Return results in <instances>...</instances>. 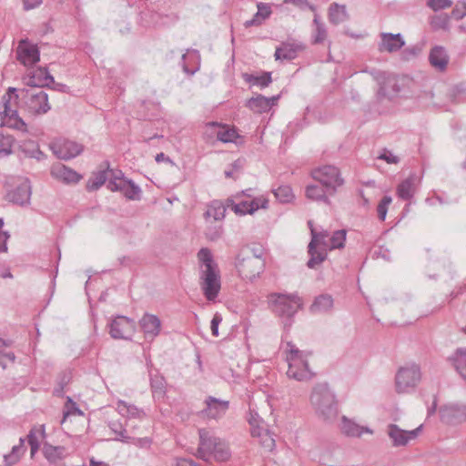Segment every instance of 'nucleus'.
I'll list each match as a JSON object with an SVG mask.
<instances>
[{
  "label": "nucleus",
  "instance_id": "1",
  "mask_svg": "<svg viewBox=\"0 0 466 466\" xmlns=\"http://www.w3.org/2000/svg\"><path fill=\"white\" fill-rule=\"evenodd\" d=\"M310 403L319 420L327 424H333L339 416V405L334 392L328 383H318L310 395Z\"/></svg>",
  "mask_w": 466,
  "mask_h": 466
},
{
  "label": "nucleus",
  "instance_id": "2",
  "mask_svg": "<svg viewBox=\"0 0 466 466\" xmlns=\"http://www.w3.org/2000/svg\"><path fill=\"white\" fill-rule=\"evenodd\" d=\"M289 363L287 375L298 381L309 380L313 377L304 351L299 350L292 342L287 343V357Z\"/></svg>",
  "mask_w": 466,
  "mask_h": 466
},
{
  "label": "nucleus",
  "instance_id": "3",
  "mask_svg": "<svg viewBox=\"0 0 466 466\" xmlns=\"http://www.w3.org/2000/svg\"><path fill=\"white\" fill-rule=\"evenodd\" d=\"M312 178L323 186L328 194L334 196L339 187L344 185L339 169L332 165H325L311 171Z\"/></svg>",
  "mask_w": 466,
  "mask_h": 466
},
{
  "label": "nucleus",
  "instance_id": "4",
  "mask_svg": "<svg viewBox=\"0 0 466 466\" xmlns=\"http://www.w3.org/2000/svg\"><path fill=\"white\" fill-rule=\"evenodd\" d=\"M236 268L239 276L244 279L253 280L263 272L265 260L259 254L239 252L236 258Z\"/></svg>",
  "mask_w": 466,
  "mask_h": 466
},
{
  "label": "nucleus",
  "instance_id": "5",
  "mask_svg": "<svg viewBox=\"0 0 466 466\" xmlns=\"http://www.w3.org/2000/svg\"><path fill=\"white\" fill-rule=\"evenodd\" d=\"M22 100L30 113L46 114L50 109L48 96L43 89H21Z\"/></svg>",
  "mask_w": 466,
  "mask_h": 466
},
{
  "label": "nucleus",
  "instance_id": "6",
  "mask_svg": "<svg viewBox=\"0 0 466 466\" xmlns=\"http://www.w3.org/2000/svg\"><path fill=\"white\" fill-rule=\"evenodd\" d=\"M329 237V233L327 231L317 232L315 228H311V240L308 246V253L309 255V259L307 262V266L309 268H314L316 266L322 263L326 258L327 253L325 251H319L317 249V247L319 245H323L324 247H329V243L326 238Z\"/></svg>",
  "mask_w": 466,
  "mask_h": 466
},
{
  "label": "nucleus",
  "instance_id": "7",
  "mask_svg": "<svg viewBox=\"0 0 466 466\" xmlns=\"http://www.w3.org/2000/svg\"><path fill=\"white\" fill-rule=\"evenodd\" d=\"M421 379L420 368L412 363L401 367L396 374V390L399 393L407 391L409 388H414Z\"/></svg>",
  "mask_w": 466,
  "mask_h": 466
},
{
  "label": "nucleus",
  "instance_id": "8",
  "mask_svg": "<svg viewBox=\"0 0 466 466\" xmlns=\"http://www.w3.org/2000/svg\"><path fill=\"white\" fill-rule=\"evenodd\" d=\"M16 60L26 67L35 66L40 61V49L28 38H22L15 49Z\"/></svg>",
  "mask_w": 466,
  "mask_h": 466
},
{
  "label": "nucleus",
  "instance_id": "9",
  "mask_svg": "<svg viewBox=\"0 0 466 466\" xmlns=\"http://www.w3.org/2000/svg\"><path fill=\"white\" fill-rule=\"evenodd\" d=\"M271 307L273 312L279 317H292L298 310L300 299L296 295L273 294Z\"/></svg>",
  "mask_w": 466,
  "mask_h": 466
},
{
  "label": "nucleus",
  "instance_id": "10",
  "mask_svg": "<svg viewBox=\"0 0 466 466\" xmlns=\"http://www.w3.org/2000/svg\"><path fill=\"white\" fill-rule=\"evenodd\" d=\"M200 280L201 289L205 298L208 301H215L221 289L219 269L201 270Z\"/></svg>",
  "mask_w": 466,
  "mask_h": 466
},
{
  "label": "nucleus",
  "instance_id": "11",
  "mask_svg": "<svg viewBox=\"0 0 466 466\" xmlns=\"http://www.w3.org/2000/svg\"><path fill=\"white\" fill-rule=\"evenodd\" d=\"M440 420L447 425H458L466 420V404L450 402L439 408Z\"/></svg>",
  "mask_w": 466,
  "mask_h": 466
},
{
  "label": "nucleus",
  "instance_id": "12",
  "mask_svg": "<svg viewBox=\"0 0 466 466\" xmlns=\"http://www.w3.org/2000/svg\"><path fill=\"white\" fill-rule=\"evenodd\" d=\"M20 100H22L21 89L8 87L0 99V116H19Z\"/></svg>",
  "mask_w": 466,
  "mask_h": 466
},
{
  "label": "nucleus",
  "instance_id": "13",
  "mask_svg": "<svg viewBox=\"0 0 466 466\" xmlns=\"http://www.w3.org/2000/svg\"><path fill=\"white\" fill-rule=\"evenodd\" d=\"M23 80L31 89H42L47 87L48 83L54 82V76L49 73L47 66H31Z\"/></svg>",
  "mask_w": 466,
  "mask_h": 466
},
{
  "label": "nucleus",
  "instance_id": "14",
  "mask_svg": "<svg viewBox=\"0 0 466 466\" xmlns=\"http://www.w3.org/2000/svg\"><path fill=\"white\" fill-rule=\"evenodd\" d=\"M268 199L253 198L251 200H241L236 203L233 199L227 200V208H231L238 215L253 214L258 208H267Z\"/></svg>",
  "mask_w": 466,
  "mask_h": 466
},
{
  "label": "nucleus",
  "instance_id": "15",
  "mask_svg": "<svg viewBox=\"0 0 466 466\" xmlns=\"http://www.w3.org/2000/svg\"><path fill=\"white\" fill-rule=\"evenodd\" d=\"M204 402L206 407L200 411V414L208 419L218 420L222 418L229 409V401L213 396L207 397Z\"/></svg>",
  "mask_w": 466,
  "mask_h": 466
},
{
  "label": "nucleus",
  "instance_id": "16",
  "mask_svg": "<svg viewBox=\"0 0 466 466\" xmlns=\"http://www.w3.org/2000/svg\"><path fill=\"white\" fill-rule=\"evenodd\" d=\"M31 185L28 179H25L14 189L8 191L6 198L15 205L25 207L30 203Z\"/></svg>",
  "mask_w": 466,
  "mask_h": 466
},
{
  "label": "nucleus",
  "instance_id": "17",
  "mask_svg": "<svg viewBox=\"0 0 466 466\" xmlns=\"http://www.w3.org/2000/svg\"><path fill=\"white\" fill-rule=\"evenodd\" d=\"M134 328V321L125 316H117L109 324V334L115 339H127V334Z\"/></svg>",
  "mask_w": 466,
  "mask_h": 466
},
{
  "label": "nucleus",
  "instance_id": "18",
  "mask_svg": "<svg viewBox=\"0 0 466 466\" xmlns=\"http://www.w3.org/2000/svg\"><path fill=\"white\" fill-rule=\"evenodd\" d=\"M220 441L219 438L214 436L212 432L206 429L199 430V444L198 452L199 457L205 461L211 459L212 451L216 448V445Z\"/></svg>",
  "mask_w": 466,
  "mask_h": 466
},
{
  "label": "nucleus",
  "instance_id": "19",
  "mask_svg": "<svg viewBox=\"0 0 466 466\" xmlns=\"http://www.w3.org/2000/svg\"><path fill=\"white\" fill-rule=\"evenodd\" d=\"M51 148L54 154L61 159H71L78 156L83 151L82 145L71 140L55 142L52 144Z\"/></svg>",
  "mask_w": 466,
  "mask_h": 466
},
{
  "label": "nucleus",
  "instance_id": "20",
  "mask_svg": "<svg viewBox=\"0 0 466 466\" xmlns=\"http://www.w3.org/2000/svg\"><path fill=\"white\" fill-rule=\"evenodd\" d=\"M306 46L302 43L282 42L275 50L276 60L291 61L298 56L299 52L305 50Z\"/></svg>",
  "mask_w": 466,
  "mask_h": 466
},
{
  "label": "nucleus",
  "instance_id": "21",
  "mask_svg": "<svg viewBox=\"0 0 466 466\" xmlns=\"http://www.w3.org/2000/svg\"><path fill=\"white\" fill-rule=\"evenodd\" d=\"M139 325L146 339H154L160 333L161 320L154 314L145 313L139 320Z\"/></svg>",
  "mask_w": 466,
  "mask_h": 466
},
{
  "label": "nucleus",
  "instance_id": "22",
  "mask_svg": "<svg viewBox=\"0 0 466 466\" xmlns=\"http://www.w3.org/2000/svg\"><path fill=\"white\" fill-rule=\"evenodd\" d=\"M405 46V40L401 34L381 33L380 43L379 44L380 51H388L394 53L400 50Z\"/></svg>",
  "mask_w": 466,
  "mask_h": 466
},
{
  "label": "nucleus",
  "instance_id": "23",
  "mask_svg": "<svg viewBox=\"0 0 466 466\" xmlns=\"http://www.w3.org/2000/svg\"><path fill=\"white\" fill-rule=\"evenodd\" d=\"M201 56L197 49H187L181 57V67L184 73L188 76L195 75L200 68Z\"/></svg>",
  "mask_w": 466,
  "mask_h": 466
},
{
  "label": "nucleus",
  "instance_id": "24",
  "mask_svg": "<svg viewBox=\"0 0 466 466\" xmlns=\"http://www.w3.org/2000/svg\"><path fill=\"white\" fill-rule=\"evenodd\" d=\"M401 91V87L398 80L394 77H389L380 83V87L377 91V99L381 101L384 98L393 100Z\"/></svg>",
  "mask_w": 466,
  "mask_h": 466
},
{
  "label": "nucleus",
  "instance_id": "25",
  "mask_svg": "<svg viewBox=\"0 0 466 466\" xmlns=\"http://www.w3.org/2000/svg\"><path fill=\"white\" fill-rule=\"evenodd\" d=\"M449 56L446 49L441 46H433L429 54V61L431 66L441 72L446 70L449 64Z\"/></svg>",
  "mask_w": 466,
  "mask_h": 466
},
{
  "label": "nucleus",
  "instance_id": "26",
  "mask_svg": "<svg viewBox=\"0 0 466 466\" xmlns=\"http://www.w3.org/2000/svg\"><path fill=\"white\" fill-rule=\"evenodd\" d=\"M210 127H215L217 138L223 143L235 142L238 137V131L235 127L228 125L218 124V122H210L208 124Z\"/></svg>",
  "mask_w": 466,
  "mask_h": 466
},
{
  "label": "nucleus",
  "instance_id": "27",
  "mask_svg": "<svg viewBox=\"0 0 466 466\" xmlns=\"http://www.w3.org/2000/svg\"><path fill=\"white\" fill-rule=\"evenodd\" d=\"M339 429L341 432L348 437H360L363 432L372 433V431L370 428L362 427L355 421L348 419L346 416L341 417Z\"/></svg>",
  "mask_w": 466,
  "mask_h": 466
},
{
  "label": "nucleus",
  "instance_id": "28",
  "mask_svg": "<svg viewBox=\"0 0 466 466\" xmlns=\"http://www.w3.org/2000/svg\"><path fill=\"white\" fill-rule=\"evenodd\" d=\"M150 387L155 400H163L166 395L167 382L165 378L157 370L149 372Z\"/></svg>",
  "mask_w": 466,
  "mask_h": 466
},
{
  "label": "nucleus",
  "instance_id": "29",
  "mask_svg": "<svg viewBox=\"0 0 466 466\" xmlns=\"http://www.w3.org/2000/svg\"><path fill=\"white\" fill-rule=\"evenodd\" d=\"M329 22L333 25H338L350 19V15L347 12L345 5L332 3L328 9Z\"/></svg>",
  "mask_w": 466,
  "mask_h": 466
},
{
  "label": "nucleus",
  "instance_id": "30",
  "mask_svg": "<svg viewBox=\"0 0 466 466\" xmlns=\"http://www.w3.org/2000/svg\"><path fill=\"white\" fill-rule=\"evenodd\" d=\"M51 173L65 183H77L82 177L76 171L63 164L54 166Z\"/></svg>",
  "mask_w": 466,
  "mask_h": 466
},
{
  "label": "nucleus",
  "instance_id": "31",
  "mask_svg": "<svg viewBox=\"0 0 466 466\" xmlns=\"http://www.w3.org/2000/svg\"><path fill=\"white\" fill-rule=\"evenodd\" d=\"M448 360L451 361L461 379L466 380V349L458 348L454 353L448 358Z\"/></svg>",
  "mask_w": 466,
  "mask_h": 466
},
{
  "label": "nucleus",
  "instance_id": "32",
  "mask_svg": "<svg viewBox=\"0 0 466 466\" xmlns=\"http://www.w3.org/2000/svg\"><path fill=\"white\" fill-rule=\"evenodd\" d=\"M305 195L307 198L317 201L323 202L327 205L330 204L329 194L326 188L320 184H309L305 188Z\"/></svg>",
  "mask_w": 466,
  "mask_h": 466
},
{
  "label": "nucleus",
  "instance_id": "33",
  "mask_svg": "<svg viewBox=\"0 0 466 466\" xmlns=\"http://www.w3.org/2000/svg\"><path fill=\"white\" fill-rule=\"evenodd\" d=\"M333 299L329 294H321L314 299L313 303L309 307L312 314L328 313L333 308Z\"/></svg>",
  "mask_w": 466,
  "mask_h": 466
},
{
  "label": "nucleus",
  "instance_id": "34",
  "mask_svg": "<svg viewBox=\"0 0 466 466\" xmlns=\"http://www.w3.org/2000/svg\"><path fill=\"white\" fill-rule=\"evenodd\" d=\"M241 77L247 83L258 86L260 89L268 87L272 83V73L269 71H261L259 76L249 73H242Z\"/></svg>",
  "mask_w": 466,
  "mask_h": 466
},
{
  "label": "nucleus",
  "instance_id": "35",
  "mask_svg": "<svg viewBox=\"0 0 466 466\" xmlns=\"http://www.w3.org/2000/svg\"><path fill=\"white\" fill-rule=\"evenodd\" d=\"M245 106L255 114H263L270 111V104L268 97L261 94L250 97L245 103Z\"/></svg>",
  "mask_w": 466,
  "mask_h": 466
},
{
  "label": "nucleus",
  "instance_id": "36",
  "mask_svg": "<svg viewBox=\"0 0 466 466\" xmlns=\"http://www.w3.org/2000/svg\"><path fill=\"white\" fill-rule=\"evenodd\" d=\"M0 126L2 127H6L15 129L22 133H28L33 136H37L39 134V130L37 128L29 127L23 118H1Z\"/></svg>",
  "mask_w": 466,
  "mask_h": 466
},
{
  "label": "nucleus",
  "instance_id": "37",
  "mask_svg": "<svg viewBox=\"0 0 466 466\" xmlns=\"http://www.w3.org/2000/svg\"><path fill=\"white\" fill-rule=\"evenodd\" d=\"M251 434L253 437H258L260 439L261 445L271 451L275 446V440L270 434L269 431L264 427V425H258L257 428L251 430Z\"/></svg>",
  "mask_w": 466,
  "mask_h": 466
},
{
  "label": "nucleus",
  "instance_id": "38",
  "mask_svg": "<svg viewBox=\"0 0 466 466\" xmlns=\"http://www.w3.org/2000/svg\"><path fill=\"white\" fill-rule=\"evenodd\" d=\"M20 150L26 157L35 158L38 161L46 158V155L40 150L38 144L33 140L23 142L20 145Z\"/></svg>",
  "mask_w": 466,
  "mask_h": 466
},
{
  "label": "nucleus",
  "instance_id": "39",
  "mask_svg": "<svg viewBox=\"0 0 466 466\" xmlns=\"http://www.w3.org/2000/svg\"><path fill=\"white\" fill-rule=\"evenodd\" d=\"M66 449L63 446H53L45 443L43 447V453L45 458L51 463H56L65 457Z\"/></svg>",
  "mask_w": 466,
  "mask_h": 466
},
{
  "label": "nucleus",
  "instance_id": "40",
  "mask_svg": "<svg viewBox=\"0 0 466 466\" xmlns=\"http://www.w3.org/2000/svg\"><path fill=\"white\" fill-rule=\"evenodd\" d=\"M38 435L45 437V426L42 425L39 428L33 427L26 436L27 442L31 449V456L33 457L39 450L40 442Z\"/></svg>",
  "mask_w": 466,
  "mask_h": 466
},
{
  "label": "nucleus",
  "instance_id": "41",
  "mask_svg": "<svg viewBox=\"0 0 466 466\" xmlns=\"http://www.w3.org/2000/svg\"><path fill=\"white\" fill-rule=\"evenodd\" d=\"M414 180L413 176L404 179L397 187V195L403 200H410L414 194Z\"/></svg>",
  "mask_w": 466,
  "mask_h": 466
},
{
  "label": "nucleus",
  "instance_id": "42",
  "mask_svg": "<svg viewBox=\"0 0 466 466\" xmlns=\"http://www.w3.org/2000/svg\"><path fill=\"white\" fill-rule=\"evenodd\" d=\"M388 434L392 440L394 446H403L409 441V438H407V431L401 430L396 424L389 425Z\"/></svg>",
  "mask_w": 466,
  "mask_h": 466
},
{
  "label": "nucleus",
  "instance_id": "43",
  "mask_svg": "<svg viewBox=\"0 0 466 466\" xmlns=\"http://www.w3.org/2000/svg\"><path fill=\"white\" fill-rule=\"evenodd\" d=\"M72 380V372L69 370H66L61 371L56 380V385L54 388L53 394L56 397H63L65 388L71 382Z\"/></svg>",
  "mask_w": 466,
  "mask_h": 466
},
{
  "label": "nucleus",
  "instance_id": "44",
  "mask_svg": "<svg viewBox=\"0 0 466 466\" xmlns=\"http://www.w3.org/2000/svg\"><path fill=\"white\" fill-rule=\"evenodd\" d=\"M226 207L219 200H213L204 213L205 218H213L214 220L219 221L225 218Z\"/></svg>",
  "mask_w": 466,
  "mask_h": 466
},
{
  "label": "nucleus",
  "instance_id": "45",
  "mask_svg": "<svg viewBox=\"0 0 466 466\" xmlns=\"http://www.w3.org/2000/svg\"><path fill=\"white\" fill-rule=\"evenodd\" d=\"M450 20L451 16H449L446 13H441L439 15H434L430 17V25L433 31H449L450 30Z\"/></svg>",
  "mask_w": 466,
  "mask_h": 466
},
{
  "label": "nucleus",
  "instance_id": "46",
  "mask_svg": "<svg viewBox=\"0 0 466 466\" xmlns=\"http://www.w3.org/2000/svg\"><path fill=\"white\" fill-rule=\"evenodd\" d=\"M198 258L202 264V270H213L218 268V264L214 261L211 251L208 248H202L198 250Z\"/></svg>",
  "mask_w": 466,
  "mask_h": 466
},
{
  "label": "nucleus",
  "instance_id": "47",
  "mask_svg": "<svg viewBox=\"0 0 466 466\" xmlns=\"http://www.w3.org/2000/svg\"><path fill=\"white\" fill-rule=\"evenodd\" d=\"M216 460L217 461H226L230 458V451L223 441H219L216 445V448L212 451L211 459Z\"/></svg>",
  "mask_w": 466,
  "mask_h": 466
},
{
  "label": "nucleus",
  "instance_id": "48",
  "mask_svg": "<svg viewBox=\"0 0 466 466\" xmlns=\"http://www.w3.org/2000/svg\"><path fill=\"white\" fill-rule=\"evenodd\" d=\"M117 409L122 415L133 418H142L145 415L142 410L138 409L135 405H129L124 400H119L117 402Z\"/></svg>",
  "mask_w": 466,
  "mask_h": 466
},
{
  "label": "nucleus",
  "instance_id": "49",
  "mask_svg": "<svg viewBox=\"0 0 466 466\" xmlns=\"http://www.w3.org/2000/svg\"><path fill=\"white\" fill-rule=\"evenodd\" d=\"M272 191H273V194L276 197V198L280 203H289L294 198L292 189L288 185H281V186L278 187L277 188H274Z\"/></svg>",
  "mask_w": 466,
  "mask_h": 466
},
{
  "label": "nucleus",
  "instance_id": "50",
  "mask_svg": "<svg viewBox=\"0 0 466 466\" xmlns=\"http://www.w3.org/2000/svg\"><path fill=\"white\" fill-rule=\"evenodd\" d=\"M107 179V170H100L94 174V176L88 180L87 189L89 191L97 190L101 186L105 184Z\"/></svg>",
  "mask_w": 466,
  "mask_h": 466
},
{
  "label": "nucleus",
  "instance_id": "51",
  "mask_svg": "<svg viewBox=\"0 0 466 466\" xmlns=\"http://www.w3.org/2000/svg\"><path fill=\"white\" fill-rule=\"evenodd\" d=\"M108 427L112 431H114L117 435L116 438V441H120L126 443L131 442V437L127 435V430L123 427V425L120 422L110 421Z\"/></svg>",
  "mask_w": 466,
  "mask_h": 466
},
{
  "label": "nucleus",
  "instance_id": "52",
  "mask_svg": "<svg viewBox=\"0 0 466 466\" xmlns=\"http://www.w3.org/2000/svg\"><path fill=\"white\" fill-rule=\"evenodd\" d=\"M15 138L11 135L0 133V155L9 156L12 154Z\"/></svg>",
  "mask_w": 466,
  "mask_h": 466
},
{
  "label": "nucleus",
  "instance_id": "53",
  "mask_svg": "<svg viewBox=\"0 0 466 466\" xmlns=\"http://www.w3.org/2000/svg\"><path fill=\"white\" fill-rule=\"evenodd\" d=\"M346 240V230L339 229L335 231L329 239V248L330 249L341 248L344 247Z\"/></svg>",
  "mask_w": 466,
  "mask_h": 466
},
{
  "label": "nucleus",
  "instance_id": "54",
  "mask_svg": "<svg viewBox=\"0 0 466 466\" xmlns=\"http://www.w3.org/2000/svg\"><path fill=\"white\" fill-rule=\"evenodd\" d=\"M422 51V45H414L404 48L400 53V58L403 61H410L417 57Z\"/></svg>",
  "mask_w": 466,
  "mask_h": 466
},
{
  "label": "nucleus",
  "instance_id": "55",
  "mask_svg": "<svg viewBox=\"0 0 466 466\" xmlns=\"http://www.w3.org/2000/svg\"><path fill=\"white\" fill-rule=\"evenodd\" d=\"M63 414H64V416H63L62 422L68 416L83 415V411L77 407L76 403L70 397H67Z\"/></svg>",
  "mask_w": 466,
  "mask_h": 466
},
{
  "label": "nucleus",
  "instance_id": "56",
  "mask_svg": "<svg viewBox=\"0 0 466 466\" xmlns=\"http://www.w3.org/2000/svg\"><path fill=\"white\" fill-rule=\"evenodd\" d=\"M132 179L124 178L121 181H115L113 179H109L107 183V188L110 191H120L123 192L124 196H127V182H131Z\"/></svg>",
  "mask_w": 466,
  "mask_h": 466
},
{
  "label": "nucleus",
  "instance_id": "57",
  "mask_svg": "<svg viewBox=\"0 0 466 466\" xmlns=\"http://www.w3.org/2000/svg\"><path fill=\"white\" fill-rule=\"evenodd\" d=\"M132 179L124 178L121 181H115L113 179H109L107 183V188L110 191H120L123 192L124 196H127V182H131Z\"/></svg>",
  "mask_w": 466,
  "mask_h": 466
},
{
  "label": "nucleus",
  "instance_id": "58",
  "mask_svg": "<svg viewBox=\"0 0 466 466\" xmlns=\"http://www.w3.org/2000/svg\"><path fill=\"white\" fill-rule=\"evenodd\" d=\"M392 202L390 196H384L377 207L378 218L384 221L388 212V207Z\"/></svg>",
  "mask_w": 466,
  "mask_h": 466
},
{
  "label": "nucleus",
  "instance_id": "59",
  "mask_svg": "<svg viewBox=\"0 0 466 466\" xmlns=\"http://www.w3.org/2000/svg\"><path fill=\"white\" fill-rule=\"evenodd\" d=\"M127 196L126 198L129 200H140L142 190L135 184L133 180L131 182H127Z\"/></svg>",
  "mask_w": 466,
  "mask_h": 466
},
{
  "label": "nucleus",
  "instance_id": "60",
  "mask_svg": "<svg viewBox=\"0 0 466 466\" xmlns=\"http://www.w3.org/2000/svg\"><path fill=\"white\" fill-rule=\"evenodd\" d=\"M328 36L327 28L325 25H319L316 27L312 35L311 44L319 45L322 44Z\"/></svg>",
  "mask_w": 466,
  "mask_h": 466
},
{
  "label": "nucleus",
  "instance_id": "61",
  "mask_svg": "<svg viewBox=\"0 0 466 466\" xmlns=\"http://www.w3.org/2000/svg\"><path fill=\"white\" fill-rule=\"evenodd\" d=\"M452 2L451 0H428L427 6L434 12L451 7Z\"/></svg>",
  "mask_w": 466,
  "mask_h": 466
},
{
  "label": "nucleus",
  "instance_id": "62",
  "mask_svg": "<svg viewBox=\"0 0 466 466\" xmlns=\"http://www.w3.org/2000/svg\"><path fill=\"white\" fill-rule=\"evenodd\" d=\"M378 158L384 160L389 164H398L400 162V158L386 148L382 150Z\"/></svg>",
  "mask_w": 466,
  "mask_h": 466
},
{
  "label": "nucleus",
  "instance_id": "63",
  "mask_svg": "<svg viewBox=\"0 0 466 466\" xmlns=\"http://www.w3.org/2000/svg\"><path fill=\"white\" fill-rule=\"evenodd\" d=\"M15 360V355L12 351H5L0 354V366L5 370L8 363H13Z\"/></svg>",
  "mask_w": 466,
  "mask_h": 466
},
{
  "label": "nucleus",
  "instance_id": "64",
  "mask_svg": "<svg viewBox=\"0 0 466 466\" xmlns=\"http://www.w3.org/2000/svg\"><path fill=\"white\" fill-rule=\"evenodd\" d=\"M257 6H258L257 12L258 13V15L262 20L268 19L270 16L272 11H271V7L268 5L264 4V3H258L257 5Z\"/></svg>",
  "mask_w": 466,
  "mask_h": 466
}]
</instances>
